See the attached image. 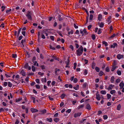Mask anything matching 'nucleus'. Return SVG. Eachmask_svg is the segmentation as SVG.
<instances>
[{"mask_svg": "<svg viewBox=\"0 0 124 124\" xmlns=\"http://www.w3.org/2000/svg\"><path fill=\"white\" fill-rule=\"evenodd\" d=\"M83 51V48L82 46H81L77 50L76 54L77 55L81 56L82 54Z\"/></svg>", "mask_w": 124, "mask_h": 124, "instance_id": "f257e3e1", "label": "nucleus"}, {"mask_svg": "<svg viewBox=\"0 0 124 124\" xmlns=\"http://www.w3.org/2000/svg\"><path fill=\"white\" fill-rule=\"evenodd\" d=\"M31 12L29 11H28L27 12V13L26 15V16L27 17V18L30 20H32V17L31 16Z\"/></svg>", "mask_w": 124, "mask_h": 124, "instance_id": "f03ea898", "label": "nucleus"}, {"mask_svg": "<svg viewBox=\"0 0 124 124\" xmlns=\"http://www.w3.org/2000/svg\"><path fill=\"white\" fill-rule=\"evenodd\" d=\"M124 57V55L121 54H119L117 55V58L118 59L120 60L123 59Z\"/></svg>", "mask_w": 124, "mask_h": 124, "instance_id": "7ed1b4c3", "label": "nucleus"}, {"mask_svg": "<svg viewBox=\"0 0 124 124\" xmlns=\"http://www.w3.org/2000/svg\"><path fill=\"white\" fill-rule=\"evenodd\" d=\"M124 86V83L123 81H121V82L120 83L119 85V86L120 87V89H122L123 87Z\"/></svg>", "mask_w": 124, "mask_h": 124, "instance_id": "20e7f679", "label": "nucleus"}, {"mask_svg": "<svg viewBox=\"0 0 124 124\" xmlns=\"http://www.w3.org/2000/svg\"><path fill=\"white\" fill-rule=\"evenodd\" d=\"M30 109L32 113L36 112L38 111V110L34 108H31Z\"/></svg>", "mask_w": 124, "mask_h": 124, "instance_id": "39448f33", "label": "nucleus"}, {"mask_svg": "<svg viewBox=\"0 0 124 124\" xmlns=\"http://www.w3.org/2000/svg\"><path fill=\"white\" fill-rule=\"evenodd\" d=\"M114 87V85H113L112 84H110L109 85L108 87V88H107V89L108 90H112V88Z\"/></svg>", "mask_w": 124, "mask_h": 124, "instance_id": "423d86ee", "label": "nucleus"}, {"mask_svg": "<svg viewBox=\"0 0 124 124\" xmlns=\"http://www.w3.org/2000/svg\"><path fill=\"white\" fill-rule=\"evenodd\" d=\"M20 73L22 74V76H25L26 73L23 70H22L20 72Z\"/></svg>", "mask_w": 124, "mask_h": 124, "instance_id": "0eeeda50", "label": "nucleus"}, {"mask_svg": "<svg viewBox=\"0 0 124 124\" xmlns=\"http://www.w3.org/2000/svg\"><path fill=\"white\" fill-rule=\"evenodd\" d=\"M81 113H75L74 115V116L75 117H77L81 115Z\"/></svg>", "mask_w": 124, "mask_h": 124, "instance_id": "6e6552de", "label": "nucleus"}, {"mask_svg": "<svg viewBox=\"0 0 124 124\" xmlns=\"http://www.w3.org/2000/svg\"><path fill=\"white\" fill-rule=\"evenodd\" d=\"M96 98L98 100H100L101 99V98L100 95L99 94H97L96 95Z\"/></svg>", "mask_w": 124, "mask_h": 124, "instance_id": "1a4fd4ad", "label": "nucleus"}, {"mask_svg": "<svg viewBox=\"0 0 124 124\" xmlns=\"http://www.w3.org/2000/svg\"><path fill=\"white\" fill-rule=\"evenodd\" d=\"M117 45V44L116 43H113V45H111L110 47L111 48H115V47Z\"/></svg>", "mask_w": 124, "mask_h": 124, "instance_id": "9d476101", "label": "nucleus"}, {"mask_svg": "<svg viewBox=\"0 0 124 124\" xmlns=\"http://www.w3.org/2000/svg\"><path fill=\"white\" fill-rule=\"evenodd\" d=\"M86 109L89 110H90L91 109L90 106L89 104H87L86 105Z\"/></svg>", "mask_w": 124, "mask_h": 124, "instance_id": "9b49d317", "label": "nucleus"}, {"mask_svg": "<svg viewBox=\"0 0 124 124\" xmlns=\"http://www.w3.org/2000/svg\"><path fill=\"white\" fill-rule=\"evenodd\" d=\"M98 19L99 21L101 20L102 19V15L101 14H100L98 15Z\"/></svg>", "mask_w": 124, "mask_h": 124, "instance_id": "f8f14e48", "label": "nucleus"}, {"mask_svg": "<svg viewBox=\"0 0 124 124\" xmlns=\"http://www.w3.org/2000/svg\"><path fill=\"white\" fill-rule=\"evenodd\" d=\"M114 79L115 78L113 76H112L111 77L110 79V81L112 83H114Z\"/></svg>", "mask_w": 124, "mask_h": 124, "instance_id": "ddd939ff", "label": "nucleus"}, {"mask_svg": "<svg viewBox=\"0 0 124 124\" xmlns=\"http://www.w3.org/2000/svg\"><path fill=\"white\" fill-rule=\"evenodd\" d=\"M46 120L47 121L49 122H51L52 121V119L51 118H47L46 119Z\"/></svg>", "mask_w": 124, "mask_h": 124, "instance_id": "4468645a", "label": "nucleus"}, {"mask_svg": "<svg viewBox=\"0 0 124 124\" xmlns=\"http://www.w3.org/2000/svg\"><path fill=\"white\" fill-rule=\"evenodd\" d=\"M41 80L42 82L46 83V78H42L41 79Z\"/></svg>", "mask_w": 124, "mask_h": 124, "instance_id": "2eb2a0df", "label": "nucleus"}, {"mask_svg": "<svg viewBox=\"0 0 124 124\" xmlns=\"http://www.w3.org/2000/svg\"><path fill=\"white\" fill-rule=\"evenodd\" d=\"M60 120V119L58 118H55L54 119V120L55 122L57 123Z\"/></svg>", "mask_w": 124, "mask_h": 124, "instance_id": "dca6fc26", "label": "nucleus"}, {"mask_svg": "<svg viewBox=\"0 0 124 124\" xmlns=\"http://www.w3.org/2000/svg\"><path fill=\"white\" fill-rule=\"evenodd\" d=\"M93 17V15L91 14L90 15L89 20L91 21Z\"/></svg>", "mask_w": 124, "mask_h": 124, "instance_id": "f3484780", "label": "nucleus"}, {"mask_svg": "<svg viewBox=\"0 0 124 124\" xmlns=\"http://www.w3.org/2000/svg\"><path fill=\"white\" fill-rule=\"evenodd\" d=\"M101 93L103 94H105L106 93V92L105 90H101Z\"/></svg>", "mask_w": 124, "mask_h": 124, "instance_id": "a211bd4d", "label": "nucleus"}, {"mask_svg": "<svg viewBox=\"0 0 124 124\" xmlns=\"http://www.w3.org/2000/svg\"><path fill=\"white\" fill-rule=\"evenodd\" d=\"M86 12L88 15V16L86 18V22L87 23L88 22V19H89V16H88L89 13H88V12L87 11H86Z\"/></svg>", "mask_w": 124, "mask_h": 124, "instance_id": "6ab92c4d", "label": "nucleus"}, {"mask_svg": "<svg viewBox=\"0 0 124 124\" xmlns=\"http://www.w3.org/2000/svg\"><path fill=\"white\" fill-rule=\"evenodd\" d=\"M102 43L103 44L105 45V46H107L108 45L107 43L105 41H103L102 42Z\"/></svg>", "mask_w": 124, "mask_h": 124, "instance_id": "aec40b11", "label": "nucleus"}, {"mask_svg": "<svg viewBox=\"0 0 124 124\" xmlns=\"http://www.w3.org/2000/svg\"><path fill=\"white\" fill-rule=\"evenodd\" d=\"M117 73L118 75H120L121 74V72L120 70H118L117 71Z\"/></svg>", "mask_w": 124, "mask_h": 124, "instance_id": "412c9836", "label": "nucleus"}, {"mask_svg": "<svg viewBox=\"0 0 124 124\" xmlns=\"http://www.w3.org/2000/svg\"><path fill=\"white\" fill-rule=\"evenodd\" d=\"M32 70L33 72H34L35 71L36 68L33 66H31Z\"/></svg>", "mask_w": 124, "mask_h": 124, "instance_id": "4be33fe9", "label": "nucleus"}, {"mask_svg": "<svg viewBox=\"0 0 124 124\" xmlns=\"http://www.w3.org/2000/svg\"><path fill=\"white\" fill-rule=\"evenodd\" d=\"M95 70L97 72H99L100 70V68L98 67H95Z\"/></svg>", "mask_w": 124, "mask_h": 124, "instance_id": "5701e85b", "label": "nucleus"}, {"mask_svg": "<svg viewBox=\"0 0 124 124\" xmlns=\"http://www.w3.org/2000/svg\"><path fill=\"white\" fill-rule=\"evenodd\" d=\"M116 92V91L115 90H113L111 91L110 92V93H111V94H113L114 93H115Z\"/></svg>", "mask_w": 124, "mask_h": 124, "instance_id": "b1692460", "label": "nucleus"}, {"mask_svg": "<svg viewBox=\"0 0 124 124\" xmlns=\"http://www.w3.org/2000/svg\"><path fill=\"white\" fill-rule=\"evenodd\" d=\"M34 64L35 65H36L37 66H39V64L38 63H37V62L36 61H34L33 62Z\"/></svg>", "mask_w": 124, "mask_h": 124, "instance_id": "393cba45", "label": "nucleus"}, {"mask_svg": "<svg viewBox=\"0 0 124 124\" xmlns=\"http://www.w3.org/2000/svg\"><path fill=\"white\" fill-rule=\"evenodd\" d=\"M79 85H78L76 86H74L73 88L76 90H77L78 89L79 87Z\"/></svg>", "mask_w": 124, "mask_h": 124, "instance_id": "a878e982", "label": "nucleus"}, {"mask_svg": "<svg viewBox=\"0 0 124 124\" xmlns=\"http://www.w3.org/2000/svg\"><path fill=\"white\" fill-rule=\"evenodd\" d=\"M104 24L103 23L101 22L99 26L101 28H102L103 27Z\"/></svg>", "mask_w": 124, "mask_h": 124, "instance_id": "bb28decb", "label": "nucleus"}, {"mask_svg": "<svg viewBox=\"0 0 124 124\" xmlns=\"http://www.w3.org/2000/svg\"><path fill=\"white\" fill-rule=\"evenodd\" d=\"M73 33V32L72 30H71L68 33L69 35L72 34Z\"/></svg>", "mask_w": 124, "mask_h": 124, "instance_id": "cd10ccee", "label": "nucleus"}, {"mask_svg": "<svg viewBox=\"0 0 124 124\" xmlns=\"http://www.w3.org/2000/svg\"><path fill=\"white\" fill-rule=\"evenodd\" d=\"M8 86L9 87H11L12 86V84L10 82H8Z\"/></svg>", "mask_w": 124, "mask_h": 124, "instance_id": "c85d7f7f", "label": "nucleus"}, {"mask_svg": "<svg viewBox=\"0 0 124 124\" xmlns=\"http://www.w3.org/2000/svg\"><path fill=\"white\" fill-rule=\"evenodd\" d=\"M29 66V64L28 63H26L24 65V68L25 69H27Z\"/></svg>", "mask_w": 124, "mask_h": 124, "instance_id": "c756f323", "label": "nucleus"}, {"mask_svg": "<svg viewBox=\"0 0 124 124\" xmlns=\"http://www.w3.org/2000/svg\"><path fill=\"white\" fill-rule=\"evenodd\" d=\"M95 63L94 62H93L92 65V69H94L95 66Z\"/></svg>", "mask_w": 124, "mask_h": 124, "instance_id": "7c9ffc66", "label": "nucleus"}, {"mask_svg": "<svg viewBox=\"0 0 124 124\" xmlns=\"http://www.w3.org/2000/svg\"><path fill=\"white\" fill-rule=\"evenodd\" d=\"M107 99H109L111 97V95L108 94H107Z\"/></svg>", "mask_w": 124, "mask_h": 124, "instance_id": "2f4dec72", "label": "nucleus"}, {"mask_svg": "<svg viewBox=\"0 0 124 124\" xmlns=\"http://www.w3.org/2000/svg\"><path fill=\"white\" fill-rule=\"evenodd\" d=\"M121 81L120 79L119 78H118L116 80V81L117 83H119Z\"/></svg>", "mask_w": 124, "mask_h": 124, "instance_id": "473e14b6", "label": "nucleus"}, {"mask_svg": "<svg viewBox=\"0 0 124 124\" xmlns=\"http://www.w3.org/2000/svg\"><path fill=\"white\" fill-rule=\"evenodd\" d=\"M103 117L104 119L106 120L107 119L108 117L107 115H104L103 116Z\"/></svg>", "mask_w": 124, "mask_h": 124, "instance_id": "72a5a7b5", "label": "nucleus"}, {"mask_svg": "<svg viewBox=\"0 0 124 124\" xmlns=\"http://www.w3.org/2000/svg\"><path fill=\"white\" fill-rule=\"evenodd\" d=\"M121 108V105L120 104H119L118 105L117 107V109L118 110H119Z\"/></svg>", "mask_w": 124, "mask_h": 124, "instance_id": "f704fd0d", "label": "nucleus"}, {"mask_svg": "<svg viewBox=\"0 0 124 124\" xmlns=\"http://www.w3.org/2000/svg\"><path fill=\"white\" fill-rule=\"evenodd\" d=\"M102 31H101V29H99L98 31V34H101Z\"/></svg>", "mask_w": 124, "mask_h": 124, "instance_id": "c9c22d12", "label": "nucleus"}, {"mask_svg": "<svg viewBox=\"0 0 124 124\" xmlns=\"http://www.w3.org/2000/svg\"><path fill=\"white\" fill-rule=\"evenodd\" d=\"M87 74V70L85 69L84 70V74L85 75H86Z\"/></svg>", "mask_w": 124, "mask_h": 124, "instance_id": "e433bc0d", "label": "nucleus"}, {"mask_svg": "<svg viewBox=\"0 0 124 124\" xmlns=\"http://www.w3.org/2000/svg\"><path fill=\"white\" fill-rule=\"evenodd\" d=\"M74 66L73 67V69L74 70H75V69H76V66L77 65V63H76L75 62V63H74Z\"/></svg>", "mask_w": 124, "mask_h": 124, "instance_id": "4c0bfd02", "label": "nucleus"}, {"mask_svg": "<svg viewBox=\"0 0 124 124\" xmlns=\"http://www.w3.org/2000/svg\"><path fill=\"white\" fill-rule=\"evenodd\" d=\"M65 94L64 93H63L61 96V98L62 99H63L65 97Z\"/></svg>", "mask_w": 124, "mask_h": 124, "instance_id": "58836bf2", "label": "nucleus"}, {"mask_svg": "<svg viewBox=\"0 0 124 124\" xmlns=\"http://www.w3.org/2000/svg\"><path fill=\"white\" fill-rule=\"evenodd\" d=\"M22 99L21 98H18V99H17L16 100V102H19L22 100Z\"/></svg>", "mask_w": 124, "mask_h": 124, "instance_id": "ea45409f", "label": "nucleus"}, {"mask_svg": "<svg viewBox=\"0 0 124 124\" xmlns=\"http://www.w3.org/2000/svg\"><path fill=\"white\" fill-rule=\"evenodd\" d=\"M21 29H22V28H20L19 29V30H18V36L19 35V34H20L21 31Z\"/></svg>", "mask_w": 124, "mask_h": 124, "instance_id": "a19ab883", "label": "nucleus"}, {"mask_svg": "<svg viewBox=\"0 0 124 124\" xmlns=\"http://www.w3.org/2000/svg\"><path fill=\"white\" fill-rule=\"evenodd\" d=\"M38 74L39 75H40L41 76H43L44 74L43 73H41L40 72H38Z\"/></svg>", "mask_w": 124, "mask_h": 124, "instance_id": "79ce46f5", "label": "nucleus"}, {"mask_svg": "<svg viewBox=\"0 0 124 124\" xmlns=\"http://www.w3.org/2000/svg\"><path fill=\"white\" fill-rule=\"evenodd\" d=\"M12 55V57L13 58H16L17 57V55L16 54H13Z\"/></svg>", "mask_w": 124, "mask_h": 124, "instance_id": "37998d69", "label": "nucleus"}, {"mask_svg": "<svg viewBox=\"0 0 124 124\" xmlns=\"http://www.w3.org/2000/svg\"><path fill=\"white\" fill-rule=\"evenodd\" d=\"M69 47L72 49V51L73 50L74 48V47L72 45H70V46Z\"/></svg>", "mask_w": 124, "mask_h": 124, "instance_id": "c03bdc74", "label": "nucleus"}, {"mask_svg": "<svg viewBox=\"0 0 124 124\" xmlns=\"http://www.w3.org/2000/svg\"><path fill=\"white\" fill-rule=\"evenodd\" d=\"M71 111V109H69L66 110V112L69 113H70Z\"/></svg>", "mask_w": 124, "mask_h": 124, "instance_id": "a18cd8bd", "label": "nucleus"}, {"mask_svg": "<svg viewBox=\"0 0 124 124\" xmlns=\"http://www.w3.org/2000/svg\"><path fill=\"white\" fill-rule=\"evenodd\" d=\"M49 47L50 49H51L52 50H55V48L54 47H53L51 46H50Z\"/></svg>", "mask_w": 124, "mask_h": 124, "instance_id": "49530a36", "label": "nucleus"}, {"mask_svg": "<svg viewBox=\"0 0 124 124\" xmlns=\"http://www.w3.org/2000/svg\"><path fill=\"white\" fill-rule=\"evenodd\" d=\"M35 87L36 88L38 89H39L40 88V86L39 85H35Z\"/></svg>", "mask_w": 124, "mask_h": 124, "instance_id": "de8ad7c7", "label": "nucleus"}, {"mask_svg": "<svg viewBox=\"0 0 124 124\" xmlns=\"http://www.w3.org/2000/svg\"><path fill=\"white\" fill-rule=\"evenodd\" d=\"M78 81V79L76 78H75L73 80V82L74 83H76Z\"/></svg>", "mask_w": 124, "mask_h": 124, "instance_id": "09e8293b", "label": "nucleus"}, {"mask_svg": "<svg viewBox=\"0 0 124 124\" xmlns=\"http://www.w3.org/2000/svg\"><path fill=\"white\" fill-rule=\"evenodd\" d=\"M35 81L37 84H39L40 83L39 79H36Z\"/></svg>", "mask_w": 124, "mask_h": 124, "instance_id": "8fccbe9b", "label": "nucleus"}, {"mask_svg": "<svg viewBox=\"0 0 124 124\" xmlns=\"http://www.w3.org/2000/svg\"><path fill=\"white\" fill-rule=\"evenodd\" d=\"M92 39L93 40H94L95 39L96 37L95 35L94 34H93L92 35Z\"/></svg>", "mask_w": 124, "mask_h": 124, "instance_id": "3c124183", "label": "nucleus"}, {"mask_svg": "<svg viewBox=\"0 0 124 124\" xmlns=\"http://www.w3.org/2000/svg\"><path fill=\"white\" fill-rule=\"evenodd\" d=\"M41 112L42 114H44L46 112V110L45 109H44L42 110Z\"/></svg>", "mask_w": 124, "mask_h": 124, "instance_id": "603ef678", "label": "nucleus"}, {"mask_svg": "<svg viewBox=\"0 0 124 124\" xmlns=\"http://www.w3.org/2000/svg\"><path fill=\"white\" fill-rule=\"evenodd\" d=\"M103 72L102 71H101L99 73V74L100 76H102L103 75Z\"/></svg>", "mask_w": 124, "mask_h": 124, "instance_id": "864d4df0", "label": "nucleus"}, {"mask_svg": "<svg viewBox=\"0 0 124 124\" xmlns=\"http://www.w3.org/2000/svg\"><path fill=\"white\" fill-rule=\"evenodd\" d=\"M84 106L83 105H81L78 107V109H79L80 108H82Z\"/></svg>", "mask_w": 124, "mask_h": 124, "instance_id": "5fc2aeb1", "label": "nucleus"}, {"mask_svg": "<svg viewBox=\"0 0 124 124\" xmlns=\"http://www.w3.org/2000/svg\"><path fill=\"white\" fill-rule=\"evenodd\" d=\"M106 71L107 72H109V69L108 67H107L106 68Z\"/></svg>", "mask_w": 124, "mask_h": 124, "instance_id": "6e6d98bb", "label": "nucleus"}, {"mask_svg": "<svg viewBox=\"0 0 124 124\" xmlns=\"http://www.w3.org/2000/svg\"><path fill=\"white\" fill-rule=\"evenodd\" d=\"M75 8H78L79 7V6L77 4H76L75 5Z\"/></svg>", "mask_w": 124, "mask_h": 124, "instance_id": "4d7b16f0", "label": "nucleus"}, {"mask_svg": "<svg viewBox=\"0 0 124 124\" xmlns=\"http://www.w3.org/2000/svg\"><path fill=\"white\" fill-rule=\"evenodd\" d=\"M38 40L39 41V36L40 35V33L39 31H38Z\"/></svg>", "mask_w": 124, "mask_h": 124, "instance_id": "13d9d810", "label": "nucleus"}, {"mask_svg": "<svg viewBox=\"0 0 124 124\" xmlns=\"http://www.w3.org/2000/svg\"><path fill=\"white\" fill-rule=\"evenodd\" d=\"M69 63H70V60H69V59H68L67 61L66 62V64L69 65Z\"/></svg>", "mask_w": 124, "mask_h": 124, "instance_id": "bf43d9fd", "label": "nucleus"}, {"mask_svg": "<svg viewBox=\"0 0 124 124\" xmlns=\"http://www.w3.org/2000/svg\"><path fill=\"white\" fill-rule=\"evenodd\" d=\"M7 82H4L3 84L5 86H7Z\"/></svg>", "mask_w": 124, "mask_h": 124, "instance_id": "052dcab7", "label": "nucleus"}, {"mask_svg": "<svg viewBox=\"0 0 124 124\" xmlns=\"http://www.w3.org/2000/svg\"><path fill=\"white\" fill-rule=\"evenodd\" d=\"M51 83V81L50 80H49L47 82V85L48 86H49L50 84Z\"/></svg>", "mask_w": 124, "mask_h": 124, "instance_id": "680f3d73", "label": "nucleus"}, {"mask_svg": "<svg viewBox=\"0 0 124 124\" xmlns=\"http://www.w3.org/2000/svg\"><path fill=\"white\" fill-rule=\"evenodd\" d=\"M58 79L61 82H62V80L61 79L60 76H58Z\"/></svg>", "mask_w": 124, "mask_h": 124, "instance_id": "e2e57ef3", "label": "nucleus"}, {"mask_svg": "<svg viewBox=\"0 0 124 124\" xmlns=\"http://www.w3.org/2000/svg\"><path fill=\"white\" fill-rule=\"evenodd\" d=\"M1 8L2 9V11H3L5 8V7L4 6H2L1 7Z\"/></svg>", "mask_w": 124, "mask_h": 124, "instance_id": "0e129e2a", "label": "nucleus"}, {"mask_svg": "<svg viewBox=\"0 0 124 124\" xmlns=\"http://www.w3.org/2000/svg\"><path fill=\"white\" fill-rule=\"evenodd\" d=\"M55 84V82L54 81H52V82L51 84L52 85L54 86Z\"/></svg>", "mask_w": 124, "mask_h": 124, "instance_id": "69168bd1", "label": "nucleus"}, {"mask_svg": "<svg viewBox=\"0 0 124 124\" xmlns=\"http://www.w3.org/2000/svg\"><path fill=\"white\" fill-rule=\"evenodd\" d=\"M92 27V25H90L89 26H88L87 27V28H88V29L89 30Z\"/></svg>", "mask_w": 124, "mask_h": 124, "instance_id": "338daca9", "label": "nucleus"}, {"mask_svg": "<svg viewBox=\"0 0 124 124\" xmlns=\"http://www.w3.org/2000/svg\"><path fill=\"white\" fill-rule=\"evenodd\" d=\"M58 113H57L54 115V117H57L58 116Z\"/></svg>", "mask_w": 124, "mask_h": 124, "instance_id": "774afa93", "label": "nucleus"}]
</instances>
